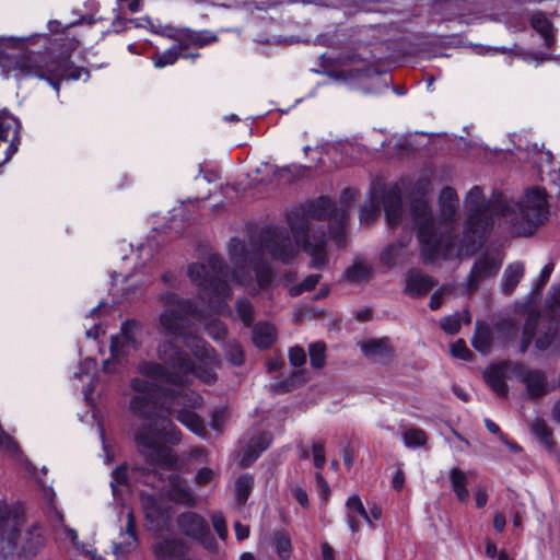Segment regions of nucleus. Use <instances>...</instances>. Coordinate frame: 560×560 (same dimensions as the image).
<instances>
[{
  "label": "nucleus",
  "instance_id": "obj_42",
  "mask_svg": "<svg viewBox=\"0 0 560 560\" xmlns=\"http://www.w3.org/2000/svg\"><path fill=\"white\" fill-rule=\"evenodd\" d=\"M235 308L244 326H250L254 322V306L250 301L246 298L238 299Z\"/></svg>",
  "mask_w": 560,
  "mask_h": 560
},
{
  "label": "nucleus",
  "instance_id": "obj_32",
  "mask_svg": "<svg viewBox=\"0 0 560 560\" xmlns=\"http://www.w3.org/2000/svg\"><path fill=\"white\" fill-rule=\"evenodd\" d=\"M471 343L472 347L481 353H488L490 351L492 345V331L488 324L483 322L476 323V330Z\"/></svg>",
  "mask_w": 560,
  "mask_h": 560
},
{
  "label": "nucleus",
  "instance_id": "obj_63",
  "mask_svg": "<svg viewBox=\"0 0 560 560\" xmlns=\"http://www.w3.org/2000/svg\"><path fill=\"white\" fill-rule=\"evenodd\" d=\"M234 532H235L236 539L240 541L248 538L249 533H250L249 527L247 525L242 524L241 522L234 523Z\"/></svg>",
  "mask_w": 560,
  "mask_h": 560
},
{
  "label": "nucleus",
  "instance_id": "obj_52",
  "mask_svg": "<svg viewBox=\"0 0 560 560\" xmlns=\"http://www.w3.org/2000/svg\"><path fill=\"white\" fill-rule=\"evenodd\" d=\"M306 381H307V372L304 369H302V370L294 371L290 375V377L287 378L285 381H283L281 384H279V386L281 388H283L284 390H291L295 386L306 383Z\"/></svg>",
  "mask_w": 560,
  "mask_h": 560
},
{
  "label": "nucleus",
  "instance_id": "obj_51",
  "mask_svg": "<svg viewBox=\"0 0 560 560\" xmlns=\"http://www.w3.org/2000/svg\"><path fill=\"white\" fill-rule=\"evenodd\" d=\"M440 326L446 334H457L462 326L459 313L443 317L440 322Z\"/></svg>",
  "mask_w": 560,
  "mask_h": 560
},
{
  "label": "nucleus",
  "instance_id": "obj_53",
  "mask_svg": "<svg viewBox=\"0 0 560 560\" xmlns=\"http://www.w3.org/2000/svg\"><path fill=\"white\" fill-rule=\"evenodd\" d=\"M211 522H212V526H213L215 533L218 534L219 538L222 540H225L229 532H228L226 521H225L223 513L220 511L213 512L211 515Z\"/></svg>",
  "mask_w": 560,
  "mask_h": 560
},
{
  "label": "nucleus",
  "instance_id": "obj_44",
  "mask_svg": "<svg viewBox=\"0 0 560 560\" xmlns=\"http://www.w3.org/2000/svg\"><path fill=\"white\" fill-rule=\"evenodd\" d=\"M361 349L368 357L384 355L387 353V342L383 339H372L363 342Z\"/></svg>",
  "mask_w": 560,
  "mask_h": 560
},
{
  "label": "nucleus",
  "instance_id": "obj_41",
  "mask_svg": "<svg viewBox=\"0 0 560 560\" xmlns=\"http://www.w3.org/2000/svg\"><path fill=\"white\" fill-rule=\"evenodd\" d=\"M224 354L226 360L233 365L240 366L244 362L243 348L236 340H230L225 343Z\"/></svg>",
  "mask_w": 560,
  "mask_h": 560
},
{
  "label": "nucleus",
  "instance_id": "obj_19",
  "mask_svg": "<svg viewBox=\"0 0 560 560\" xmlns=\"http://www.w3.org/2000/svg\"><path fill=\"white\" fill-rule=\"evenodd\" d=\"M411 242V234L408 233L396 243L387 245L380 255L382 265L393 268L397 265H404L408 261L409 250L408 245Z\"/></svg>",
  "mask_w": 560,
  "mask_h": 560
},
{
  "label": "nucleus",
  "instance_id": "obj_34",
  "mask_svg": "<svg viewBox=\"0 0 560 560\" xmlns=\"http://www.w3.org/2000/svg\"><path fill=\"white\" fill-rule=\"evenodd\" d=\"M270 441L271 439L267 433H260L254 436L247 446L243 462L247 460L249 464L256 460L259 457L260 453L269 447Z\"/></svg>",
  "mask_w": 560,
  "mask_h": 560
},
{
  "label": "nucleus",
  "instance_id": "obj_6",
  "mask_svg": "<svg viewBox=\"0 0 560 560\" xmlns=\"http://www.w3.org/2000/svg\"><path fill=\"white\" fill-rule=\"evenodd\" d=\"M156 357L160 362L141 361L137 370L141 378L167 383L177 388L188 382L194 361L189 354L171 338H164L156 346Z\"/></svg>",
  "mask_w": 560,
  "mask_h": 560
},
{
  "label": "nucleus",
  "instance_id": "obj_2",
  "mask_svg": "<svg viewBox=\"0 0 560 560\" xmlns=\"http://www.w3.org/2000/svg\"><path fill=\"white\" fill-rule=\"evenodd\" d=\"M465 202L468 218L464 224L460 247L467 255L475 254L483 246L495 218H503L513 234L530 236L549 215L547 195L540 187L526 189L520 200L514 201L500 191L485 200L482 189L474 186L467 192Z\"/></svg>",
  "mask_w": 560,
  "mask_h": 560
},
{
  "label": "nucleus",
  "instance_id": "obj_48",
  "mask_svg": "<svg viewBox=\"0 0 560 560\" xmlns=\"http://www.w3.org/2000/svg\"><path fill=\"white\" fill-rule=\"evenodd\" d=\"M320 278V275H308L301 283L293 285L289 289L290 295L299 296L303 292L313 290L319 282Z\"/></svg>",
  "mask_w": 560,
  "mask_h": 560
},
{
  "label": "nucleus",
  "instance_id": "obj_62",
  "mask_svg": "<svg viewBox=\"0 0 560 560\" xmlns=\"http://www.w3.org/2000/svg\"><path fill=\"white\" fill-rule=\"evenodd\" d=\"M292 493H293L295 500L304 509L308 508L310 501H308V495H307V492L305 491V489H303L302 487H294V488H292Z\"/></svg>",
  "mask_w": 560,
  "mask_h": 560
},
{
  "label": "nucleus",
  "instance_id": "obj_27",
  "mask_svg": "<svg viewBox=\"0 0 560 560\" xmlns=\"http://www.w3.org/2000/svg\"><path fill=\"white\" fill-rule=\"evenodd\" d=\"M486 383L489 387L499 396L505 397L509 392L508 384L505 382V370L502 365L490 366L483 374Z\"/></svg>",
  "mask_w": 560,
  "mask_h": 560
},
{
  "label": "nucleus",
  "instance_id": "obj_47",
  "mask_svg": "<svg viewBox=\"0 0 560 560\" xmlns=\"http://www.w3.org/2000/svg\"><path fill=\"white\" fill-rule=\"evenodd\" d=\"M209 364L210 363H203V365L202 364L197 365L194 362V368L189 372V376L195 375L196 377H198L199 380H201L203 383H207V384L213 383L217 380V374H215L213 368L209 366Z\"/></svg>",
  "mask_w": 560,
  "mask_h": 560
},
{
  "label": "nucleus",
  "instance_id": "obj_9",
  "mask_svg": "<svg viewBox=\"0 0 560 560\" xmlns=\"http://www.w3.org/2000/svg\"><path fill=\"white\" fill-rule=\"evenodd\" d=\"M179 532L187 538L199 542L208 551L214 552L218 542L211 533L207 520L197 512L186 511L176 518Z\"/></svg>",
  "mask_w": 560,
  "mask_h": 560
},
{
  "label": "nucleus",
  "instance_id": "obj_49",
  "mask_svg": "<svg viewBox=\"0 0 560 560\" xmlns=\"http://www.w3.org/2000/svg\"><path fill=\"white\" fill-rule=\"evenodd\" d=\"M276 551L282 560H288L291 556V540L284 533H277L275 536Z\"/></svg>",
  "mask_w": 560,
  "mask_h": 560
},
{
  "label": "nucleus",
  "instance_id": "obj_4",
  "mask_svg": "<svg viewBox=\"0 0 560 560\" xmlns=\"http://www.w3.org/2000/svg\"><path fill=\"white\" fill-rule=\"evenodd\" d=\"M49 38L44 34H35L27 37H1L0 47L13 49L16 52L10 55L13 59L11 70L19 79L37 78L49 82L52 89L59 93L60 82L63 80L86 81L90 73L85 68L77 67L67 56L57 59L51 58L47 48Z\"/></svg>",
  "mask_w": 560,
  "mask_h": 560
},
{
  "label": "nucleus",
  "instance_id": "obj_35",
  "mask_svg": "<svg viewBox=\"0 0 560 560\" xmlns=\"http://www.w3.org/2000/svg\"><path fill=\"white\" fill-rule=\"evenodd\" d=\"M254 477L250 474H242L235 481V499L240 505H244L254 488Z\"/></svg>",
  "mask_w": 560,
  "mask_h": 560
},
{
  "label": "nucleus",
  "instance_id": "obj_50",
  "mask_svg": "<svg viewBox=\"0 0 560 560\" xmlns=\"http://www.w3.org/2000/svg\"><path fill=\"white\" fill-rule=\"evenodd\" d=\"M205 329L206 332L215 341L223 340L228 335L226 325L219 319L210 320L206 325Z\"/></svg>",
  "mask_w": 560,
  "mask_h": 560
},
{
  "label": "nucleus",
  "instance_id": "obj_46",
  "mask_svg": "<svg viewBox=\"0 0 560 560\" xmlns=\"http://www.w3.org/2000/svg\"><path fill=\"white\" fill-rule=\"evenodd\" d=\"M346 508L351 512L358 513L370 527H374L373 523L371 522L370 514L365 510L358 494H353L347 499Z\"/></svg>",
  "mask_w": 560,
  "mask_h": 560
},
{
  "label": "nucleus",
  "instance_id": "obj_64",
  "mask_svg": "<svg viewBox=\"0 0 560 560\" xmlns=\"http://www.w3.org/2000/svg\"><path fill=\"white\" fill-rule=\"evenodd\" d=\"M341 453H342V459H343L346 467L348 469H350L354 462V454H353L352 448L349 445H347L342 448Z\"/></svg>",
  "mask_w": 560,
  "mask_h": 560
},
{
  "label": "nucleus",
  "instance_id": "obj_26",
  "mask_svg": "<svg viewBox=\"0 0 560 560\" xmlns=\"http://www.w3.org/2000/svg\"><path fill=\"white\" fill-rule=\"evenodd\" d=\"M125 535L127 536L125 540L116 542L113 546V552L116 556H125L137 547L138 537L136 532V520L132 512L127 513Z\"/></svg>",
  "mask_w": 560,
  "mask_h": 560
},
{
  "label": "nucleus",
  "instance_id": "obj_11",
  "mask_svg": "<svg viewBox=\"0 0 560 560\" xmlns=\"http://www.w3.org/2000/svg\"><path fill=\"white\" fill-rule=\"evenodd\" d=\"M512 373L517 382L524 384L525 395L528 399H539L549 392L547 375L542 370L532 369L517 362L512 366Z\"/></svg>",
  "mask_w": 560,
  "mask_h": 560
},
{
  "label": "nucleus",
  "instance_id": "obj_14",
  "mask_svg": "<svg viewBox=\"0 0 560 560\" xmlns=\"http://www.w3.org/2000/svg\"><path fill=\"white\" fill-rule=\"evenodd\" d=\"M500 267L501 262L489 255H483L477 259L463 283L465 292H475L482 281L493 278L498 273Z\"/></svg>",
  "mask_w": 560,
  "mask_h": 560
},
{
  "label": "nucleus",
  "instance_id": "obj_37",
  "mask_svg": "<svg viewBox=\"0 0 560 560\" xmlns=\"http://www.w3.org/2000/svg\"><path fill=\"white\" fill-rule=\"evenodd\" d=\"M161 303L166 308H175L182 311H194V305L189 300L180 299L176 293L167 291L160 295Z\"/></svg>",
  "mask_w": 560,
  "mask_h": 560
},
{
  "label": "nucleus",
  "instance_id": "obj_12",
  "mask_svg": "<svg viewBox=\"0 0 560 560\" xmlns=\"http://www.w3.org/2000/svg\"><path fill=\"white\" fill-rule=\"evenodd\" d=\"M229 255L235 266L232 279L243 287L249 284L252 281L249 267L255 262V257L246 243L238 238H232L229 244Z\"/></svg>",
  "mask_w": 560,
  "mask_h": 560
},
{
  "label": "nucleus",
  "instance_id": "obj_21",
  "mask_svg": "<svg viewBox=\"0 0 560 560\" xmlns=\"http://www.w3.org/2000/svg\"><path fill=\"white\" fill-rule=\"evenodd\" d=\"M46 541L40 526L35 523L23 535L21 555L25 558L35 557L44 547Z\"/></svg>",
  "mask_w": 560,
  "mask_h": 560
},
{
  "label": "nucleus",
  "instance_id": "obj_29",
  "mask_svg": "<svg viewBox=\"0 0 560 560\" xmlns=\"http://www.w3.org/2000/svg\"><path fill=\"white\" fill-rule=\"evenodd\" d=\"M533 436L548 451L555 447V440L551 428L541 418H535L530 425Z\"/></svg>",
  "mask_w": 560,
  "mask_h": 560
},
{
  "label": "nucleus",
  "instance_id": "obj_24",
  "mask_svg": "<svg viewBox=\"0 0 560 560\" xmlns=\"http://www.w3.org/2000/svg\"><path fill=\"white\" fill-rule=\"evenodd\" d=\"M186 545L180 539H164L154 547L155 555L161 560H183Z\"/></svg>",
  "mask_w": 560,
  "mask_h": 560
},
{
  "label": "nucleus",
  "instance_id": "obj_5",
  "mask_svg": "<svg viewBox=\"0 0 560 560\" xmlns=\"http://www.w3.org/2000/svg\"><path fill=\"white\" fill-rule=\"evenodd\" d=\"M457 194L450 186L444 187L439 196L443 221H438L425 200L416 199L410 211L415 225L418 228V240L421 245V257L425 264L434 262L443 249L445 257L451 255L454 246L452 222L457 210Z\"/></svg>",
  "mask_w": 560,
  "mask_h": 560
},
{
  "label": "nucleus",
  "instance_id": "obj_22",
  "mask_svg": "<svg viewBox=\"0 0 560 560\" xmlns=\"http://www.w3.org/2000/svg\"><path fill=\"white\" fill-rule=\"evenodd\" d=\"M545 330L546 326L540 322V314L530 313L523 327L520 351L524 353L530 346L533 339L536 337L537 340L539 336L544 335Z\"/></svg>",
  "mask_w": 560,
  "mask_h": 560
},
{
  "label": "nucleus",
  "instance_id": "obj_3",
  "mask_svg": "<svg viewBox=\"0 0 560 560\" xmlns=\"http://www.w3.org/2000/svg\"><path fill=\"white\" fill-rule=\"evenodd\" d=\"M329 219V233L338 247L346 244V224L349 218L347 207L337 208L325 196L290 210L288 224L293 233L295 243L292 242L288 231L283 228H268L262 230L260 240L262 246L273 259L284 264L290 262L298 254L299 247L311 256L310 267L322 270L325 268L328 257L326 252L327 236L324 230L308 234L310 220Z\"/></svg>",
  "mask_w": 560,
  "mask_h": 560
},
{
  "label": "nucleus",
  "instance_id": "obj_28",
  "mask_svg": "<svg viewBox=\"0 0 560 560\" xmlns=\"http://www.w3.org/2000/svg\"><path fill=\"white\" fill-rule=\"evenodd\" d=\"M383 206L387 223L390 228L397 226L402 218V201L397 194H388L384 197Z\"/></svg>",
  "mask_w": 560,
  "mask_h": 560
},
{
  "label": "nucleus",
  "instance_id": "obj_58",
  "mask_svg": "<svg viewBox=\"0 0 560 560\" xmlns=\"http://www.w3.org/2000/svg\"><path fill=\"white\" fill-rule=\"evenodd\" d=\"M451 353L453 357L462 360H468L471 357V352L463 339H458L451 345Z\"/></svg>",
  "mask_w": 560,
  "mask_h": 560
},
{
  "label": "nucleus",
  "instance_id": "obj_54",
  "mask_svg": "<svg viewBox=\"0 0 560 560\" xmlns=\"http://www.w3.org/2000/svg\"><path fill=\"white\" fill-rule=\"evenodd\" d=\"M555 269V264L552 261H549L547 265H545L540 271L539 278L534 283V292L537 294H540L547 282L549 281V278Z\"/></svg>",
  "mask_w": 560,
  "mask_h": 560
},
{
  "label": "nucleus",
  "instance_id": "obj_16",
  "mask_svg": "<svg viewBox=\"0 0 560 560\" xmlns=\"http://www.w3.org/2000/svg\"><path fill=\"white\" fill-rule=\"evenodd\" d=\"M21 510L16 506H9L0 501V541H5L8 547L14 548L16 545L18 530Z\"/></svg>",
  "mask_w": 560,
  "mask_h": 560
},
{
  "label": "nucleus",
  "instance_id": "obj_57",
  "mask_svg": "<svg viewBox=\"0 0 560 560\" xmlns=\"http://www.w3.org/2000/svg\"><path fill=\"white\" fill-rule=\"evenodd\" d=\"M289 361L291 365L295 368H301L306 362V353L305 350L300 346H294L289 350Z\"/></svg>",
  "mask_w": 560,
  "mask_h": 560
},
{
  "label": "nucleus",
  "instance_id": "obj_38",
  "mask_svg": "<svg viewBox=\"0 0 560 560\" xmlns=\"http://www.w3.org/2000/svg\"><path fill=\"white\" fill-rule=\"evenodd\" d=\"M129 21V24H132L133 27H137V28H147L148 31H150L151 33L153 34H156V35H160V36H163L165 37L166 35V30L168 28L170 25H162L161 23L159 22H154L151 18L149 16H142V18H137V19H130L128 20Z\"/></svg>",
  "mask_w": 560,
  "mask_h": 560
},
{
  "label": "nucleus",
  "instance_id": "obj_17",
  "mask_svg": "<svg viewBox=\"0 0 560 560\" xmlns=\"http://www.w3.org/2000/svg\"><path fill=\"white\" fill-rule=\"evenodd\" d=\"M20 120L7 110L0 112V142H10L5 150V160L9 161L18 152L20 141Z\"/></svg>",
  "mask_w": 560,
  "mask_h": 560
},
{
  "label": "nucleus",
  "instance_id": "obj_25",
  "mask_svg": "<svg viewBox=\"0 0 560 560\" xmlns=\"http://www.w3.org/2000/svg\"><path fill=\"white\" fill-rule=\"evenodd\" d=\"M199 56V52L179 51L178 47L174 44L164 51L154 52L151 57V60L155 68H164L167 66H173L179 58L195 60Z\"/></svg>",
  "mask_w": 560,
  "mask_h": 560
},
{
  "label": "nucleus",
  "instance_id": "obj_20",
  "mask_svg": "<svg viewBox=\"0 0 560 560\" xmlns=\"http://www.w3.org/2000/svg\"><path fill=\"white\" fill-rule=\"evenodd\" d=\"M405 282L404 292L411 298L427 295L436 284V281L431 276L416 269H411L407 272Z\"/></svg>",
  "mask_w": 560,
  "mask_h": 560
},
{
  "label": "nucleus",
  "instance_id": "obj_55",
  "mask_svg": "<svg viewBox=\"0 0 560 560\" xmlns=\"http://www.w3.org/2000/svg\"><path fill=\"white\" fill-rule=\"evenodd\" d=\"M112 478L113 479L110 481V487H112L113 493L115 494L117 492L118 486L127 485V482H128L127 466L120 465V466L116 467L113 470Z\"/></svg>",
  "mask_w": 560,
  "mask_h": 560
},
{
  "label": "nucleus",
  "instance_id": "obj_10",
  "mask_svg": "<svg viewBox=\"0 0 560 560\" xmlns=\"http://www.w3.org/2000/svg\"><path fill=\"white\" fill-rule=\"evenodd\" d=\"M166 38L173 39L179 51L195 52L199 48L218 40V36L211 31H194L188 27L168 26L166 30Z\"/></svg>",
  "mask_w": 560,
  "mask_h": 560
},
{
  "label": "nucleus",
  "instance_id": "obj_8",
  "mask_svg": "<svg viewBox=\"0 0 560 560\" xmlns=\"http://www.w3.org/2000/svg\"><path fill=\"white\" fill-rule=\"evenodd\" d=\"M540 322L546 326V330L535 341L536 348L545 351L551 347H558L560 338V284L550 288L545 303L544 315H540Z\"/></svg>",
  "mask_w": 560,
  "mask_h": 560
},
{
  "label": "nucleus",
  "instance_id": "obj_45",
  "mask_svg": "<svg viewBox=\"0 0 560 560\" xmlns=\"http://www.w3.org/2000/svg\"><path fill=\"white\" fill-rule=\"evenodd\" d=\"M530 26L540 35H548L553 31L552 22L541 12L533 14Z\"/></svg>",
  "mask_w": 560,
  "mask_h": 560
},
{
  "label": "nucleus",
  "instance_id": "obj_61",
  "mask_svg": "<svg viewBox=\"0 0 560 560\" xmlns=\"http://www.w3.org/2000/svg\"><path fill=\"white\" fill-rule=\"evenodd\" d=\"M214 477V471L211 468L203 467L199 469L195 476L196 483L203 486L208 485Z\"/></svg>",
  "mask_w": 560,
  "mask_h": 560
},
{
  "label": "nucleus",
  "instance_id": "obj_7",
  "mask_svg": "<svg viewBox=\"0 0 560 560\" xmlns=\"http://www.w3.org/2000/svg\"><path fill=\"white\" fill-rule=\"evenodd\" d=\"M188 276L199 287L202 301L213 308L225 305L231 295L228 282L230 269L221 256L213 254L208 257L207 264H191L188 267Z\"/></svg>",
  "mask_w": 560,
  "mask_h": 560
},
{
  "label": "nucleus",
  "instance_id": "obj_31",
  "mask_svg": "<svg viewBox=\"0 0 560 560\" xmlns=\"http://www.w3.org/2000/svg\"><path fill=\"white\" fill-rule=\"evenodd\" d=\"M524 271L525 268L522 262H514L505 268L502 278V291L505 294H511L515 290L524 276Z\"/></svg>",
  "mask_w": 560,
  "mask_h": 560
},
{
  "label": "nucleus",
  "instance_id": "obj_1",
  "mask_svg": "<svg viewBox=\"0 0 560 560\" xmlns=\"http://www.w3.org/2000/svg\"><path fill=\"white\" fill-rule=\"evenodd\" d=\"M130 387L136 394L130 399L129 410L142 421L133 432L139 453L150 465L172 468L177 456L162 442L178 444L182 433L170 417L176 412V419L183 425L205 436L207 431L203 420L191 410L201 406L202 397L185 387H164L138 377L130 381Z\"/></svg>",
  "mask_w": 560,
  "mask_h": 560
},
{
  "label": "nucleus",
  "instance_id": "obj_56",
  "mask_svg": "<svg viewBox=\"0 0 560 560\" xmlns=\"http://www.w3.org/2000/svg\"><path fill=\"white\" fill-rule=\"evenodd\" d=\"M313 462L317 469H323L326 464L325 444L322 441L314 442L312 445Z\"/></svg>",
  "mask_w": 560,
  "mask_h": 560
},
{
  "label": "nucleus",
  "instance_id": "obj_13",
  "mask_svg": "<svg viewBox=\"0 0 560 560\" xmlns=\"http://www.w3.org/2000/svg\"><path fill=\"white\" fill-rule=\"evenodd\" d=\"M141 329V324L135 319H127L121 324L120 332L110 338V354L113 358L125 355L129 349L137 350L140 342L137 335Z\"/></svg>",
  "mask_w": 560,
  "mask_h": 560
},
{
  "label": "nucleus",
  "instance_id": "obj_30",
  "mask_svg": "<svg viewBox=\"0 0 560 560\" xmlns=\"http://www.w3.org/2000/svg\"><path fill=\"white\" fill-rule=\"evenodd\" d=\"M277 339V331L273 325L258 323L253 328V341L260 349L269 348Z\"/></svg>",
  "mask_w": 560,
  "mask_h": 560
},
{
  "label": "nucleus",
  "instance_id": "obj_23",
  "mask_svg": "<svg viewBox=\"0 0 560 560\" xmlns=\"http://www.w3.org/2000/svg\"><path fill=\"white\" fill-rule=\"evenodd\" d=\"M373 273L372 266L362 256H357L351 266L346 268L342 279L349 283L368 281Z\"/></svg>",
  "mask_w": 560,
  "mask_h": 560
},
{
  "label": "nucleus",
  "instance_id": "obj_36",
  "mask_svg": "<svg viewBox=\"0 0 560 560\" xmlns=\"http://www.w3.org/2000/svg\"><path fill=\"white\" fill-rule=\"evenodd\" d=\"M253 270L256 275V281L259 289L265 290L269 288L273 280V272L270 266L262 260L255 261L253 265Z\"/></svg>",
  "mask_w": 560,
  "mask_h": 560
},
{
  "label": "nucleus",
  "instance_id": "obj_33",
  "mask_svg": "<svg viewBox=\"0 0 560 560\" xmlns=\"http://www.w3.org/2000/svg\"><path fill=\"white\" fill-rule=\"evenodd\" d=\"M450 482L458 501L467 502L469 499V491L467 489L468 478L466 474L457 467L452 468L450 471Z\"/></svg>",
  "mask_w": 560,
  "mask_h": 560
},
{
  "label": "nucleus",
  "instance_id": "obj_40",
  "mask_svg": "<svg viewBox=\"0 0 560 560\" xmlns=\"http://www.w3.org/2000/svg\"><path fill=\"white\" fill-rule=\"evenodd\" d=\"M310 362L313 369H322L326 363V345L323 341L308 346Z\"/></svg>",
  "mask_w": 560,
  "mask_h": 560
},
{
  "label": "nucleus",
  "instance_id": "obj_59",
  "mask_svg": "<svg viewBox=\"0 0 560 560\" xmlns=\"http://www.w3.org/2000/svg\"><path fill=\"white\" fill-rule=\"evenodd\" d=\"M0 448L7 451L9 453H12V454H15L19 452V446H18L16 442L4 432V430L2 429L1 425H0Z\"/></svg>",
  "mask_w": 560,
  "mask_h": 560
},
{
  "label": "nucleus",
  "instance_id": "obj_43",
  "mask_svg": "<svg viewBox=\"0 0 560 560\" xmlns=\"http://www.w3.org/2000/svg\"><path fill=\"white\" fill-rule=\"evenodd\" d=\"M404 443L409 448L421 447L427 443L428 436L422 429H409L402 435Z\"/></svg>",
  "mask_w": 560,
  "mask_h": 560
},
{
  "label": "nucleus",
  "instance_id": "obj_18",
  "mask_svg": "<svg viewBox=\"0 0 560 560\" xmlns=\"http://www.w3.org/2000/svg\"><path fill=\"white\" fill-rule=\"evenodd\" d=\"M166 495L172 502L176 504L188 508L196 505L195 493L191 491L188 483L178 474L170 475Z\"/></svg>",
  "mask_w": 560,
  "mask_h": 560
},
{
  "label": "nucleus",
  "instance_id": "obj_39",
  "mask_svg": "<svg viewBox=\"0 0 560 560\" xmlns=\"http://www.w3.org/2000/svg\"><path fill=\"white\" fill-rule=\"evenodd\" d=\"M190 350L192 354L200 359L203 363L215 362V351L213 347H211L205 340H197V342L190 347Z\"/></svg>",
  "mask_w": 560,
  "mask_h": 560
},
{
  "label": "nucleus",
  "instance_id": "obj_15",
  "mask_svg": "<svg viewBox=\"0 0 560 560\" xmlns=\"http://www.w3.org/2000/svg\"><path fill=\"white\" fill-rule=\"evenodd\" d=\"M192 311L165 308L159 316L160 334L166 338H182L186 334L188 316Z\"/></svg>",
  "mask_w": 560,
  "mask_h": 560
},
{
  "label": "nucleus",
  "instance_id": "obj_60",
  "mask_svg": "<svg viewBox=\"0 0 560 560\" xmlns=\"http://www.w3.org/2000/svg\"><path fill=\"white\" fill-rule=\"evenodd\" d=\"M378 211L380 207L377 203H371L370 207L362 208L360 211V221L365 224L372 223L375 220Z\"/></svg>",
  "mask_w": 560,
  "mask_h": 560
}]
</instances>
